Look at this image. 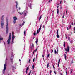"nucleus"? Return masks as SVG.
<instances>
[{
    "mask_svg": "<svg viewBox=\"0 0 75 75\" xmlns=\"http://www.w3.org/2000/svg\"><path fill=\"white\" fill-rule=\"evenodd\" d=\"M4 17V15H2V17L1 18V24L2 28H3V26H4V19H3V17Z\"/></svg>",
    "mask_w": 75,
    "mask_h": 75,
    "instance_id": "f257e3e1",
    "label": "nucleus"
},
{
    "mask_svg": "<svg viewBox=\"0 0 75 75\" xmlns=\"http://www.w3.org/2000/svg\"><path fill=\"white\" fill-rule=\"evenodd\" d=\"M6 34H7L8 33V19H6Z\"/></svg>",
    "mask_w": 75,
    "mask_h": 75,
    "instance_id": "f03ea898",
    "label": "nucleus"
},
{
    "mask_svg": "<svg viewBox=\"0 0 75 75\" xmlns=\"http://www.w3.org/2000/svg\"><path fill=\"white\" fill-rule=\"evenodd\" d=\"M7 57L6 59L4 65V70H3V73L4 74V72H5V70L6 69V64H7Z\"/></svg>",
    "mask_w": 75,
    "mask_h": 75,
    "instance_id": "7ed1b4c3",
    "label": "nucleus"
},
{
    "mask_svg": "<svg viewBox=\"0 0 75 75\" xmlns=\"http://www.w3.org/2000/svg\"><path fill=\"white\" fill-rule=\"evenodd\" d=\"M11 33H9V38L8 40L7 41V42L8 44H10V40H11Z\"/></svg>",
    "mask_w": 75,
    "mask_h": 75,
    "instance_id": "20e7f679",
    "label": "nucleus"
},
{
    "mask_svg": "<svg viewBox=\"0 0 75 75\" xmlns=\"http://www.w3.org/2000/svg\"><path fill=\"white\" fill-rule=\"evenodd\" d=\"M11 58H10V60L11 61V64H13V58L14 57V55L13 54V53H12L11 54Z\"/></svg>",
    "mask_w": 75,
    "mask_h": 75,
    "instance_id": "39448f33",
    "label": "nucleus"
},
{
    "mask_svg": "<svg viewBox=\"0 0 75 75\" xmlns=\"http://www.w3.org/2000/svg\"><path fill=\"white\" fill-rule=\"evenodd\" d=\"M13 19L14 21H13L14 24H15L16 23V20H17V17L16 16H14L13 17Z\"/></svg>",
    "mask_w": 75,
    "mask_h": 75,
    "instance_id": "423d86ee",
    "label": "nucleus"
},
{
    "mask_svg": "<svg viewBox=\"0 0 75 75\" xmlns=\"http://www.w3.org/2000/svg\"><path fill=\"white\" fill-rule=\"evenodd\" d=\"M65 50L66 51H67V52H69V46H67V48H65Z\"/></svg>",
    "mask_w": 75,
    "mask_h": 75,
    "instance_id": "0eeeda50",
    "label": "nucleus"
},
{
    "mask_svg": "<svg viewBox=\"0 0 75 75\" xmlns=\"http://www.w3.org/2000/svg\"><path fill=\"white\" fill-rule=\"evenodd\" d=\"M41 27H40L39 29L37 30V33H36V34H38V33H40V31H41Z\"/></svg>",
    "mask_w": 75,
    "mask_h": 75,
    "instance_id": "6e6552de",
    "label": "nucleus"
},
{
    "mask_svg": "<svg viewBox=\"0 0 75 75\" xmlns=\"http://www.w3.org/2000/svg\"><path fill=\"white\" fill-rule=\"evenodd\" d=\"M47 58H49L50 57V54L48 53V50H47Z\"/></svg>",
    "mask_w": 75,
    "mask_h": 75,
    "instance_id": "1a4fd4ad",
    "label": "nucleus"
},
{
    "mask_svg": "<svg viewBox=\"0 0 75 75\" xmlns=\"http://www.w3.org/2000/svg\"><path fill=\"white\" fill-rule=\"evenodd\" d=\"M31 5H32L31 4H30L28 5V7H29L30 9H32V8H31Z\"/></svg>",
    "mask_w": 75,
    "mask_h": 75,
    "instance_id": "9d476101",
    "label": "nucleus"
},
{
    "mask_svg": "<svg viewBox=\"0 0 75 75\" xmlns=\"http://www.w3.org/2000/svg\"><path fill=\"white\" fill-rule=\"evenodd\" d=\"M12 40H14V38H15V36H14V34L13 33V32H12Z\"/></svg>",
    "mask_w": 75,
    "mask_h": 75,
    "instance_id": "9b49d317",
    "label": "nucleus"
},
{
    "mask_svg": "<svg viewBox=\"0 0 75 75\" xmlns=\"http://www.w3.org/2000/svg\"><path fill=\"white\" fill-rule=\"evenodd\" d=\"M57 38H59V35H58V30H57Z\"/></svg>",
    "mask_w": 75,
    "mask_h": 75,
    "instance_id": "f8f14e48",
    "label": "nucleus"
},
{
    "mask_svg": "<svg viewBox=\"0 0 75 75\" xmlns=\"http://www.w3.org/2000/svg\"><path fill=\"white\" fill-rule=\"evenodd\" d=\"M38 38H37L36 41V42H35L36 44H38Z\"/></svg>",
    "mask_w": 75,
    "mask_h": 75,
    "instance_id": "ddd939ff",
    "label": "nucleus"
},
{
    "mask_svg": "<svg viewBox=\"0 0 75 75\" xmlns=\"http://www.w3.org/2000/svg\"><path fill=\"white\" fill-rule=\"evenodd\" d=\"M59 62H60V59H59V60L58 61V67H59Z\"/></svg>",
    "mask_w": 75,
    "mask_h": 75,
    "instance_id": "4468645a",
    "label": "nucleus"
},
{
    "mask_svg": "<svg viewBox=\"0 0 75 75\" xmlns=\"http://www.w3.org/2000/svg\"><path fill=\"white\" fill-rule=\"evenodd\" d=\"M24 12H18V13H19V14H20L21 15L22 14H24Z\"/></svg>",
    "mask_w": 75,
    "mask_h": 75,
    "instance_id": "2eb2a0df",
    "label": "nucleus"
},
{
    "mask_svg": "<svg viewBox=\"0 0 75 75\" xmlns=\"http://www.w3.org/2000/svg\"><path fill=\"white\" fill-rule=\"evenodd\" d=\"M63 46H64V48H65V42H64Z\"/></svg>",
    "mask_w": 75,
    "mask_h": 75,
    "instance_id": "dca6fc26",
    "label": "nucleus"
},
{
    "mask_svg": "<svg viewBox=\"0 0 75 75\" xmlns=\"http://www.w3.org/2000/svg\"><path fill=\"white\" fill-rule=\"evenodd\" d=\"M59 13V9H58V8L57 11V14H58Z\"/></svg>",
    "mask_w": 75,
    "mask_h": 75,
    "instance_id": "f3484780",
    "label": "nucleus"
},
{
    "mask_svg": "<svg viewBox=\"0 0 75 75\" xmlns=\"http://www.w3.org/2000/svg\"><path fill=\"white\" fill-rule=\"evenodd\" d=\"M24 24H25V22L23 21L22 24V26H23V25H24Z\"/></svg>",
    "mask_w": 75,
    "mask_h": 75,
    "instance_id": "a211bd4d",
    "label": "nucleus"
},
{
    "mask_svg": "<svg viewBox=\"0 0 75 75\" xmlns=\"http://www.w3.org/2000/svg\"><path fill=\"white\" fill-rule=\"evenodd\" d=\"M16 8H17V4H18V2H17L16 1Z\"/></svg>",
    "mask_w": 75,
    "mask_h": 75,
    "instance_id": "6ab92c4d",
    "label": "nucleus"
},
{
    "mask_svg": "<svg viewBox=\"0 0 75 75\" xmlns=\"http://www.w3.org/2000/svg\"><path fill=\"white\" fill-rule=\"evenodd\" d=\"M57 51H58V50H57V51L55 50H54L55 54H57V52H58Z\"/></svg>",
    "mask_w": 75,
    "mask_h": 75,
    "instance_id": "aec40b11",
    "label": "nucleus"
},
{
    "mask_svg": "<svg viewBox=\"0 0 75 75\" xmlns=\"http://www.w3.org/2000/svg\"><path fill=\"white\" fill-rule=\"evenodd\" d=\"M33 34H34V36H35V35H36V33L35 31L34 32V33H33Z\"/></svg>",
    "mask_w": 75,
    "mask_h": 75,
    "instance_id": "412c9836",
    "label": "nucleus"
},
{
    "mask_svg": "<svg viewBox=\"0 0 75 75\" xmlns=\"http://www.w3.org/2000/svg\"><path fill=\"white\" fill-rule=\"evenodd\" d=\"M32 69H34V65L33 64L32 65Z\"/></svg>",
    "mask_w": 75,
    "mask_h": 75,
    "instance_id": "4be33fe9",
    "label": "nucleus"
},
{
    "mask_svg": "<svg viewBox=\"0 0 75 75\" xmlns=\"http://www.w3.org/2000/svg\"><path fill=\"white\" fill-rule=\"evenodd\" d=\"M31 70H30V72L29 74H28V75H30V74H31Z\"/></svg>",
    "mask_w": 75,
    "mask_h": 75,
    "instance_id": "5701e85b",
    "label": "nucleus"
},
{
    "mask_svg": "<svg viewBox=\"0 0 75 75\" xmlns=\"http://www.w3.org/2000/svg\"><path fill=\"white\" fill-rule=\"evenodd\" d=\"M13 41H14V40H13V39H12V44H14V42H13Z\"/></svg>",
    "mask_w": 75,
    "mask_h": 75,
    "instance_id": "b1692460",
    "label": "nucleus"
},
{
    "mask_svg": "<svg viewBox=\"0 0 75 75\" xmlns=\"http://www.w3.org/2000/svg\"><path fill=\"white\" fill-rule=\"evenodd\" d=\"M29 69V68L28 67H27L26 69V71H27Z\"/></svg>",
    "mask_w": 75,
    "mask_h": 75,
    "instance_id": "393cba45",
    "label": "nucleus"
},
{
    "mask_svg": "<svg viewBox=\"0 0 75 75\" xmlns=\"http://www.w3.org/2000/svg\"><path fill=\"white\" fill-rule=\"evenodd\" d=\"M53 52V50H52V49L51 50V53H52Z\"/></svg>",
    "mask_w": 75,
    "mask_h": 75,
    "instance_id": "a878e982",
    "label": "nucleus"
},
{
    "mask_svg": "<svg viewBox=\"0 0 75 75\" xmlns=\"http://www.w3.org/2000/svg\"><path fill=\"white\" fill-rule=\"evenodd\" d=\"M41 19V16H40L39 19V21H40V20Z\"/></svg>",
    "mask_w": 75,
    "mask_h": 75,
    "instance_id": "bb28decb",
    "label": "nucleus"
},
{
    "mask_svg": "<svg viewBox=\"0 0 75 75\" xmlns=\"http://www.w3.org/2000/svg\"><path fill=\"white\" fill-rule=\"evenodd\" d=\"M73 71V69H72L71 70V72H70L71 74H72V72Z\"/></svg>",
    "mask_w": 75,
    "mask_h": 75,
    "instance_id": "cd10ccee",
    "label": "nucleus"
},
{
    "mask_svg": "<svg viewBox=\"0 0 75 75\" xmlns=\"http://www.w3.org/2000/svg\"><path fill=\"white\" fill-rule=\"evenodd\" d=\"M30 61H31V59H30L29 60L28 63H30Z\"/></svg>",
    "mask_w": 75,
    "mask_h": 75,
    "instance_id": "c85d7f7f",
    "label": "nucleus"
},
{
    "mask_svg": "<svg viewBox=\"0 0 75 75\" xmlns=\"http://www.w3.org/2000/svg\"><path fill=\"white\" fill-rule=\"evenodd\" d=\"M0 40H3V38H0Z\"/></svg>",
    "mask_w": 75,
    "mask_h": 75,
    "instance_id": "c756f323",
    "label": "nucleus"
},
{
    "mask_svg": "<svg viewBox=\"0 0 75 75\" xmlns=\"http://www.w3.org/2000/svg\"><path fill=\"white\" fill-rule=\"evenodd\" d=\"M49 66V63L48 62L47 64V68H48Z\"/></svg>",
    "mask_w": 75,
    "mask_h": 75,
    "instance_id": "7c9ffc66",
    "label": "nucleus"
},
{
    "mask_svg": "<svg viewBox=\"0 0 75 75\" xmlns=\"http://www.w3.org/2000/svg\"><path fill=\"white\" fill-rule=\"evenodd\" d=\"M52 72V71L51 70H50V75H51V73Z\"/></svg>",
    "mask_w": 75,
    "mask_h": 75,
    "instance_id": "2f4dec72",
    "label": "nucleus"
},
{
    "mask_svg": "<svg viewBox=\"0 0 75 75\" xmlns=\"http://www.w3.org/2000/svg\"><path fill=\"white\" fill-rule=\"evenodd\" d=\"M26 14H27V13H25L24 14V16H26Z\"/></svg>",
    "mask_w": 75,
    "mask_h": 75,
    "instance_id": "473e14b6",
    "label": "nucleus"
},
{
    "mask_svg": "<svg viewBox=\"0 0 75 75\" xmlns=\"http://www.w3.org/2000/svg\"><path fill=\"white\" fill-rule=\"evenodd\" d=\"M24 35H25V30L24 32Z\"/></svg>",
    "mask_w": 75,
    "mask_h": 75,
    "instance_id": "72a5a7b5",
    "label": "nucleus"
},
{
    "mask_svg": "<svg viewBox=\"0 0 75 75\" xmlns=\"http://www.w3.org/2000/svg\"><path fill=\"white\" fill-rule=\"evenodd\" d=\"M34 52H35V51H34L33 52V54H32V56H33V55H34Z\"/></svg>",
    "mask_w": 75,
    "mask_h": 75,
    "instance_id": "f704fd0d",
    "label": "nucleus"
},
{
    "mask_svg": "<svg viewBox=\"0 0 75 75\" xmlns=\"http://www.w3.org/2000/svg\"><path fill=\"white\" fill-rule=\"evenodd\" d=\"M35 60V58H34L33 60V62H34V60Z\"/></svg>",
    "mask_w": 75,
    "mask_h": 75,
    "instance_id": "c9c22d12",
    "label": "nucleus"
},
{
    "mask_svg": "<svg viewBox=\"0 0 75 75\" xmlns=\"http://www.w3.org/2000/svg\"><path fill=\"white\" fill-rule=\"evenodd\" d=\"M32 47L34 48V44L33 43H32Z\"/></svg>",
    "mask_w": 75,
    "mask_h": 75,
    "instance_id": "e433bc0d",
    "label": "nucleus"
},
{
    "mask_svg": "<svg viewBox=\"0 0 75 75\" xmlns=\"http://www.w3.org/2000/svg\"><path fill=\"white\" fill-rule=\"evenodd\" d=\"M37 50H38V48H36V49L35 50V52H36V51H37Z\"/></svg>",
    "mask_w": 75,
    "mask_h": 75,
    "instance_id": "4c0bfd02",
    "label": "nucleus"
},
{
    "mask_svg": "<svg viewBox=\"0 0 75 75\" xmlns=\"http://www.w3.org/2000/svg\"><path fill=\"white\" fill-rule=\"evenodd\" d=\"M68 40H69V41H70V38H69V37H68Z\"/></svg>",
    "mask_w": 75,
    "mask_h": 75,
    "instance_id": "58836bf2",
    "label": "nucleus"
},
{
    "mask_svg": "<svg viewBox=\"0 0 75 75\" xmlns=\"http://www.w3.org/2000/svg\"><path fill=\"white\" fill-rule=\"evenodd\" d=\"M71 28V25H70L69 29H70Z\"/></svg>",
    "mask_w": 75,
    "mask_h": 75,
    "instance_id": "ea45409f",
    "label": "nucleus"
},
{
    "mask_svg": "<svg viewBox=\"0 0 75 75\" xmlns=\"http://www.w3.org/2000/svg\"><path fill=\"white\" fill-rule=\"evenodd\" d=\"M62 2V1H61L60 2V4H61Z\"/></svg>",
    "mask_w": 75,
    "mask_h": 75,
    "instance_id": "a19ab883",
    "label": "nucleus"
},
{
    "mask_svg": "<svg viewBox=\"0 0 75 75\" xmlns=\"http://www.w3.org/2000/svg\"><path fill=\"white\" fill-rule=\"evenodd\" d=\"M39 14H41V11H39Z\"/></svg>",
    "mask_w": 75,
    "mask_h": 75,
    "instance_id": "79ce46f5",
    "label": "nucleus"
},
{
    "mask_svg": "<svg viewBox=\"0 0 75 75\" xmlns=\"http://www.w3.org/2000/svg\"><path fill=\"white\" fill-rule=\"evenodd\" d=\"M53 68L55 69V66L54 65H53Z\"/></svg>",
    "mask_w": 75,
    "mask_h": 75,
    "instance_id": "37998d69",
    "label": "nucleus"
},
{
    "mask_svg": "<svg viewBox=\"0 0 75 75\" xmlns=\"http://www.w3.org/2000/svg\"><path fill=\"white\" fill-rule=\"evenodd\" d=\"M12 68H13V69H15V67H14V66H13Z\"/></svg>",
    "mask_w": 75,
    "mask_h": 75,
    "instance_id": "c03bdc74",
    "label": "nucleus"
},
{
    "mask_svg": "<svg viewBox=\"0 0 75 75\" xmlns=\"http://www.w3.org/2000/svg\"><path fill=\"white\" fill-rule=\"evenodd\" d=\"M71 63L72 64H73V63H74V62H73V60H72V61Z\"/></svg>",
    "mask_w": 75,
    "mask_h": 75,
    "instance_id": "a18cd8bd",
    "label": "nucleus"
},
{
    "mask_svg": "<svg viewBox=\"0 0 75 75\" xmlns=\"http://www.w3.org/2000/svg\"><path fill=\"white\" fill-rule=\"evenodd\" d=\"M20 26L22 27V26H23V25H21V24H20L19 25Z\"/></svg>",
    "mask_w": 75,
    "mask_h": 75,
    "instance_id": "49530a36",
    "label": "nucleus"
},
{
    "mask_svg": "<svg viewBox=\"0 0 75 75\" xmlns=\"http://www.w3.org/2000/svg\"><path fill=\"white\" fill-rule=\"evenodd\" d=\"M64 55L65 57H66V54H64Z\"/></svg>",
    "mask_w": 75,
    "mask_h": 75,
    "instance_id": "de8ad7c7",
    "label": "nucleus"
},
{
    "mask_svg": "<svg viewBox=\"0 0 75 75\" xmlns=\"http://www.w3.org/2000/svg\"><path fill=\"white\" fill-rule=\"evenodd\" d=\"M26 9L27 10H28V7H26Z\"/></svg>",
    "mask_w": 75,
    "mask_h": 75,
    "instance_id": "09e8293b",
    "label": "nucleus"
},
{
    "mask_svg": "<svg viewBox=\"0 0 75 75\" xmlns=\"http://www.w3.org/2000/svg\"><path fill=\"white\" fill-rule=\"evenodd\" d=\"M41 27H42V24H41L40 26V27H41Z\"/></svg>",
    "mask_w": 75,
    "mask_h": 75,
    "instance_id": "8fccbe9b",
    "label": "nucleus"
},
{
    "mask_svg": "<svg viewBox=\"0 0 75 75\" xmlns=\"http://www.w3.org/2000/svg\"><path fill=\"white\" fill-rule=\"evenodd\" d=\"M66 14H67V11H66Z\"/></svg>",
    "mask_w": 75,
    "mask_h": 75,
    "instance_id": "3c124183",
    "label": "nucleus"
},
{
    "mask_svg": "<svg viewBox=\"0 0 75 75\" xmlns=\"http://www.w3.org/2000/svg\"><path fill=\"white\" fill-rule=\"evenodd\" d=\"M64 3H66V1H65L64 0Z\"/></svg>",
    "mask_w": 75,
    "mask_h": 75,
    "instance_id": "603ef678",
    "label": "nucleus"
},
{
    "mask_svg": "<svg viewBox=\"0 0 75 75\" xmlns=\"http://www.w3.org/2000/svg\"><path fill=\"white\" fill-rule=\"evenodd\" d=\"M54 74H56V72H55V71H54Z\"/></svg>",
    "mask_w": 75,
    "mask_h": 75,
    "instance_id": "864d4df0",
    "label": "nucleus"
},
{
    "mask_svg": "<svg viewBox=\"0 0 75 75\" xmlns=\"http://www.w3.org/2000/svg\"><path fill=\"white\" fill-rule=\"evenodd\" d=\"M65 59L66 60H67V59L66 58V57H65Z\"/></svg>",
    "mask_w": 75,
    "mask_h": 75,
    "instance_id": "5fc2aeb1",
    "label": "nucleus"
},
{
    "mask_svg": "<svg viewBox=\"0 0 75 75\" xmlns=\"http://www.w3.org/2000/svg\"><path fill=\"white\" fill-rule=\"evenodd\" d=\"M72 41H70V43H71V44H72Z\"/></svg>",
    "mask_w": 75,
    "mask_h": 75,
    "instance_id": "6e6d98bb",
    "label": "nucleus"
},
{
    "mask_svg": "<svg viewBox=\"0 0 75 75\" xmlns=\"http://www.w3.org/2000/svg\"><path fill=\"white\" fill-rule=\"evenodd\" d=\"M26 74H27V71H26Z\"/></svg>",
    "mask_w": 75,
    "mask_h": 75,
    "instance_id": "4d7b16f0",
    "label": "nucleus"
},
{
    "mask_svg": "<svg viewBox=\"0 0 75 75\" xmlns=\"http://www.w3.org/2000/svg\"><path fill=\"white\" fill-rule=\"evenodd\" d=\"M59 7V6H57V8H58V7Z\"/></svg>",
    "mask_w": 75,
    "mask_h": 75,
    "instance_id": "13d9d810",
    "label": "nucleus"
},
{
    "mask_svg": "<svg viewBox=\"0 0 75 75\" xmlns=\"http://www.w3.org/2000/svg\"><path fill=\"white\" fill-rule=\"evenodd\" d=\"M62 18H64V15H63V16H62Z\"/></svg>",
    "mask_w": 75,
    "mask_h": 75,
    "instance_id": "bf43d9fd",
    "label": "nucleus"
},
{
    "mask_svg": "<svg viewBox=\"0 0 75 75\" xmlns=\"http://www.w3.org/2000/svg\"><path fill=\"white\" fill-rule=\"evenodd\" d=\"M50 1H51V0H49V1H48L49 3H50Z\"/></svg>",
    "mask_w": 75,
    "mask_h": 75,
    "instance_id": "052dcab7",
    "label": "nucleus"
},
{
    "mask_svg": "<svg viewBox=\"0 0 75 75\" xmlns=\"http://www.w3.org/2000/svg\"><path fill=\"white\" fill-rule=\"evenodd\" d=\"M19 10H20V7H19Z\"/></svg>",
    "mask_w": 75,
    "mask_h": 75,
    "instance_id": "680f3d73",
    "label": "nucleus"
},
{
    "mask_svg": "<svg viewBox=\"0 0 75 75\" xmlns=\"http://www.w3.org/2000/svg\"><path fill=\"white\" fill-rule=\"evenodd\" d=\"M71 24H72V25H74V23H72Z\"/></svg>",
    "mask_w": 75,
    "mask_h": 75,
    "instance_id": "e2e57ef3",
    "label": "nucleus"
},
{
    "mask_svg": "<svg viewBox=\"0 0 75 75\" xmlns=\"http://www.w3.org/2000/svg\"><path fill=\"white\" fill-rule=\"evenodd\" d=\"M65 12H64V13L63 14L64 16V15H65Z\"/></svg>",
    "mask_w": 75,
    "mask_h": 75,
    "instance_id": "0e129e2a",
    "label": "nucleus"
},
{
    "mask_svg": "<svg viewBox=\"0 0 75 75\" xmlns=\"http://www.w3.org/2000/svg\"><path fill=\"white\" fill-rule=\"evenodd\" d=\"M42 57L43 58H44V54L42 55Z\"/></svg>",
    "mask_w": 75,
    "mask_h": 75,
    "instance_id": "69168bd1",
    "label": "nucleus"
},
{
    "mask_svg": "<svg viewBox=\"0 0 75 75\" xmlns=\"http://www.w3.org/2000/svg\"><path fill=\"white\" fill-rule=\"evenodd\" d=\"M65 53L66 54H67V51H66Z\"/></svg>",
    "mask_w": 75,
    "mask_h": 75,
    "instance_id": "338daca9",
    "label": "nucleus"
},
{
    "mask_svg": "<svg viewBox=\"0 0 75 75\" xmlns=\"http://www.w3.org/2000/svg\"><path fill=\"white\" fill-rule=\"evenodd\" d=\"M68 29H68V28L67 27V30H68Z\"/></svg>",
    "mask_w": 75,
    "mask_h": 75,
    "instance_id": "774afa93",
    "label": "nucleus"
}]
</instances>
